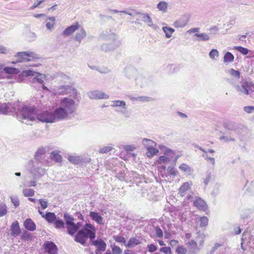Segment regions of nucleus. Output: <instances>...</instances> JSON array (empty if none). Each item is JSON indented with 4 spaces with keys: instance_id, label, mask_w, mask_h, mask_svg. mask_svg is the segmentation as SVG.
Segmentation results:
<instances>
[{
    "instance_id": "obj_2",
    "label": "nucleus",
    "mask_w": 254,
    "mask_h": 254,
    "mask_svg": "<svg viewBox=\"0 0 254 254\" xmlns=\"http://www.w3.org/2000/svg\"><path fill=\"white\" fill-rule=\"evenodd\" d=\"M96 229L93 225L86 223L83 228L79 230L75 236V242L85 246L86 240L89 238L90 241H92L96 237Z\"/></svg>"
},
{
    "instance_id": "obj_12",
    "label": "nucleus",
    "mask_w": 254,
    "mask_h": 254,
    "mask_svg": "<svg viewBox=\"0 0 254 254\" xmlns=\"http://www.w3.org/2000/svg\"><path fill=\"white\" fill-rule=\"evenodd\" d=\"M135 14L138 16V18L137 19V20H141L144 23H147L148 26H153V21L151 18L149 16V15L148 14L136 12Z\"/></svg>"
},
{
    "instance_id": "obj_25",
    "label": "nucleus",
    "mask_w": 254,
    "mask_h": 254,
    "mask_svg": "<svg viewBox=\"0 0 254 254\" xmlns=\"http://www.w3.org/2000/svg\"><path fill=\"white\" fill-rule=\"evenodd\" d=\"M136 81V84L137 86H139L141 88H143L147 85L148 83V80L145 77L141 76H139L135 79Z\"/></svg>"
},
{
    "instance_id": "obj_63",
    "label": "nucleus",
    "mask_w": 254,
    "mask_h": 254,
    "mask_svg": "<svg viewBox=\"0 0 254 254\" xmlns=\"http://www.w3.org/2000/svg\"><path fill=\"white\" fill-rule=\"evenodd\" d=\"M176 251L178 254H186L187 253V250L181 247H178Z\"/></svg>"
},
{
    "instance_id": "obj_15",
    "label": "nucleus",
    "mask_w": 254,
    "mask_h": 254,
    "mask_svg": "<svg viewBox=\"0 0 254 254\" xmlns=\"http://www.w3.org/2000/svg\"><path fill=\"white\" fill-rule=\"evenodd\" d=\"M44 248L49 254H56L58 252L57 246L51 241H47L44 244Z\"/></svg>"
},
{
    "instance_id": "obj_43",
    "label": "nucleus",
    "mask_w": 254,
    "mask_h": 254,
    "mask_svg": "<svg viewBox=\"0 0 254 254\" xmlns=\"http://www.w3.org/2000/svg\"><path fill=\"white\" fill-rule=\"evenodd\" d=\"M234 49L237 50L243 55H246L249 53V50L241 46H235Z\"/></svg>"
},
{
    "instance_id": "obj_24",
    "label": "nucleus",
    "mask_w": 254,
    "mask_h": 254,
    "mask_svg": "<svg viewBox=\"0 0 254 254\" xmlns=\"http://www.w3.org/2000/svg\"><path fill=\"white\" fill-rule=\"evenodd\" d=\"M248 88V85L246 82L243 83L241 86L238 85L236 86V89L238 92H240V94H244L246 95L249 94V90Z\"/></svg>"
},
{
    "instance_id": "obj_60",
    "label": "nucleus",
    "mask_w": 254,
    "mask_h": 254,
    "mask_svg": "<svg viewBox=\"0 0 254 254\" xmlns=\"http://www.w3.org/2000/svg\"><path fill=\"white\" fill-rule=\"evenodd\" d=\"M156 235L158 238H162L163 236L162 230L159 227L155 228Z\"/></svg>"
},
{
    "instance_id": "obj_26",
    "label": "nucleus",
    "mask_w": 254,
    "mask_h": 254,
    "mask_svg": "<svg viewBox=\"0 0 254 254\" xmlns=\"http://www.w3.org/2000/svg\"><path fill=\"white\" fill-rule=\"evenodd\" d=\"M86 36V32L83 28L80 29L79 31H78L74 37L75 40L78 42L80 44L81 40Z\"/></svg>"
},
{
    "instance_id": "obj_42",
    "label": "nucleus",
    "mask_w": 254,
    "mask_h": 254,
    "mask_svg": "<svg viewBox=\"0 0 254 254\" xmlns=\"http://www.w3.org/2000/svg\"><path fill=\"white\" fill-rule=\"evenodd\" d=\"M22 193L25 196H32L34 195L35 191L31 189H25L23 190Z\"/></svg>"
},
{
    "instance_id": "obj_36",
    "label": "nucleus",
    "mask_w": 254,
    "mask_h": 254,
    "mask_svg": "<svg viewBox=\"0 0 254 254\" xmlns=\"http://www.w3.org/2000/svg\"><path fill=\"white\" fill-rule=\"evenodd\" d=\"M234 56L231 52H227L224 55L223 61L224 63H231L234 61Z\"/></svg>"
},
{
    "instance_id": "obj_45",
    "label": "nucleus",
    "mask_w": 254,
    "mask_h": 254,
    "mask_svg": "<svg viewBox=\"0 0 254 254\" xmlns=\"http://www.w3.org/2000/svg\"><path fill=\"white\" fill-rule=\"evenodd\" d=\"M187 21L183 20H179L175 21L174 25L177 28H183L187 25Z\"/></svg>"
},
{
    "instance_id": "obj_37",
    "label": "nucleus",
    "mask_w": 254,
    "mask_h": 254,
    "mask_svg": "<svg viewBox=\"0 0 254 254\" xmlns=\"http://www.w3.org/2000/svg\"><path fill=\"white\" fill-rule=\"evenodd\" d=\"M189 249L191 253H195L197 248L196 242L193 240H191L188 243Z\"/></svg>"
},
{
    "instance_id": "obj_58",
    "label": "nucleus",
    "mask_w": 254,
    "mask_h": 254,
    "mask_svg": "<svg viewBox=\"0 0 254 254\" xmlns=\"http://www.w3.org/2000/svg\"><path fill=\"white\" fill-rule=\"evenodd\" d=\"M10 198L11 201L15 207H17L19 205L18 198L17 197H10Z\"/></svg>"
},
{
    "instance_id": "obj_47",
    "label": "nucleus",
    "mask_w": 254,
    "mask_h": 254,
    "mask_svg": "<svg viewBox=\"0 0 254 254\" xmlns=\"http://www.w3.org/2000/svg\"><path fill=\"white\" fill-rule=\"evenodd\" d=\"M68 160L69 162L74 164H78L80 162V160L79 157H76L74 156H68Z\"/></svg>"
},
{
    "instance_id": "obj_13",
    "label": "nucleus",
    "mask_w": 254,
    "mask_h": 254,
    "mask_svg": "<svg viewBox=\"0 0 254 254\" xmlns=\"http://www.w3.org/2000/svg\"><path fill=\"white\" fill-rule=\"evenodd\" d=\"M89 97L92 99H108L109 96L108 94H105L104 92L95 90L90 92L88 94Z\"/></svg>"
},
{
    "instance_id": "obj_9",
    "label": "nucleus",
    "mask_w": 254,
    "mask_h": 254,
    "mask_svg": "<svg viewBox=\"0 0 254 254\" xmlns=\"http://www.w3.org/2000/svg\"><path fill=\"white\" fill-rule=\"evenodd\" d=\"M244 244L254 250V236L250 234L246 230L244 231L242 238L241 247L244 250H245L243 247Z\"/></svg>"
},
{
    "instance_id": "obj_28",
    "label": "nucleus",
    "mask_w": 254,
    "mask_h": 254,
    "mask_svg": "<svg viewBox=\"0 0 254 254\" xmlns=\"http://www.w3.org/2000/svg\"><path fill=\"white\" fill-rule=\"evenodd\" d=\"M126 76L129 79H133L136 74V71L133 68L127 67L125 70Z\"/></svg>"
},
{
    "instance_id": "obj_17",
    "label": "nucleus",
    "mask_w": 254,
    "mask_h": 254,
    "mask_svg": "<svg viewBox=\"0 0 254 254\" xmlns=\"http://www.w3.org/2000/svg\"><path fill=\"white\" fill-rule=\"evenodd\" d=\"M80 27L78 22L75 23L74 24L67 27L63 32V34L65 36H69L73 34V33L77 30Z\"/></svg>"
},
{
    "instance_id": "obj_38",
    "label": "nucleus",
    "mask_w": 254,
    "mask_h": 254,
    "mask_svg": "<svg viewBox=\"0 0 254 254\" xmlns=\"http://www.w3.org/2000/svg\"><path fill=\"white\" fill-rule=\"evenodd\" d=\"M51 158L57 162H61L62 161V157L58 153L53 151L50 155Z\"/></svg>"
},
{
    "instance_id": "obj_40",
    "label": "nucleus",
    "mask_w": 254,
    "mask_h": 254,
    "mask_svg": "<svg viewBox=\"0 0 254 254\" xmlns=\"http://www.w3.org/2000/svg\"><path fill=\"white\" fill-rule=\"evenodd\" d=\"M3 70L6 73H9V74H17L19 72V70L18 69L14 68V67H10L6 66L3 68Z\"/></svg>"
},
{
    "instance_id": "obj_23",
    "label": "nucleus",
    "mask_w": 254,
    "mask_h": 254,
    "mask_svg": "<svg viewBox=\"0 0 254 254\" xmlns=\"http://www.w3.org/2000/svg\"><path fill=\"white\" fill-rule=\"evenodd\" d=\"M193 204L200 210H205L207 207L205 202L200 198H198L194 200Z\"/></svg>"
},
{
    "instance_id": "obj_57",
    "label": "nucleus",
    "mask_w": 254,
    "mask_h": 254,
    "mask_svg": "<svg viewBox=\"0 0 254 254\" xmlns=\"http://www.w3.org/2000/svg\"><path fill=\"white\" fill-rule=\"evenodd\" d=\"M8 106L6 104H4L3 105H1L0 106V112L2 114H6L8 111Z\"/></svg>"
},
{
    "instance_id": "obj_6",
    "label": "nucleus",
    "mask_w": 254,
    "mask_h": 254,
    "mask_svg": "<svg viewBox=\"0 0 254 254\" xmlns=\"http://www.w3.org/2000/svg\"><path fill=\"white\" fill-rule=\"evenodd\" d=\"M60 107L68 115L72 114L76 110L75 101L67 97H64L62 100Z\"/></svg>"
},
{
    "instance_id": "obj_39",
    "label": "nucleus",
    "mask_w": 254,
    "mask_h": 254,
    "mask_svg": "<svg viewBox=\"0 0 254 254\" xmlns=\"http://www.w3.org/2000/svg\"><path fill=\"white\" fill-rule=\"evenodd\" d=\"M220 140H224L225 141L228 142L230 141H234L235 140V139L233 136H231L227 131H226L224 133V135L220 137Z\"/></svg>"
},
{
    "instance_id": "obj_34",
    "label": "nucleus",
    "mask_w": 254,
    "mask_h": 254,
    "mask_svg": "<svg viewBox=\"0 0 254 254\" xmlns=\"http://www.w3.org/2000/svg\"><path fill=\"white\" fill-rule=\"evenodd\" d=\"M190 188V184L188 182L183 183L179 190V194L182 196L184 195L185 192L188 190Z\"/></svg>"
},
{
    "instance_id": "obj_55",
    "label": "nucleus",
    "mask_w": 254,
    "mask_h": 254,
    "mask_svg": "<svg viewBox=\"0 0 254 254\" xmlns=\"http://www.w3.org/2000/svg\"><path fill=\"white\" fill-rule=\"evenodd\" d=\"M147 249L149 252L153 253L157 250V247L154 244H150L147 246Z\"/></svg>"
},
{
    "instance_id": "obj_46",
    "label": "nucleus",
    "mask_w": 254,
    "mask_h": 254,
    "mask_svg": "<svg viewBox=\"0 0 254 254\" xmlns=\"http://www.w3.org/2000/svg\"><path fill=\"white\" fill-rule=\"evenodd\" d=\"M200 226L201 227H206L208 224V219L206 216H202L199 218Z\"/></svg>"
},
{
    "instance_id": "obj_19",
    "label": "nucleus",
    "mask_w": 254,
    "mask_h": 254,
    "mask_svg": "<svg viewBox=\"0 0 254 254\" xmlns=\"http://www.w3.org/2000/svg\"><path fill=\"white\" fill-rule=\"evenodd\" d=\"M10 231L11 235L13 237H16L20 234L21 230L17 221H15L12 223L11 225Z\"/></svg>"
},
{
    "instance_id": "obj_59",
    "label": "nucleus",
    "mask_w": 254,
    "mask_h": 254,
    "mask_svg": "<svg viewBox=\"0 0 254 254\" xmlns=\"http://www.w3.org/2000/svg\"><path fill=\"white\" fill-rule=\"evenodd\" d=\"M160 251L161 252L164 253L166 254L172 253L171 248L169 247H165L161 248L160 249Z\"/></svg>"
},
{
    "instance_id": "obj_44",
    "label": "nucleus",
    "mask_w": 254,
    "mask_h": 254,
    "mask_svg": "<svg viewBox=\"0 0 254 254\" xmlns=\"http://www.w3.org/2000/svg\"><path fill=\"white\" fill-rule=\"evenodd\" d=\"M113 239L115 241L118 243H122L126 247L127 242L125 238L119 235H116L113 236Z\"/></svg>"
},
{
    "instance_id": "obj_32",
    "label": "nucleus",
    "mask_w": 254,
    "mask_h": 254,
    "mask_svg": "<svg viewBox=\"0 0 254 254\" xmlns=\"http://www.w3.org/2000/svg\"><path fill=\"white\" fill-rule=\"evenodd\" d=\"M65 224V222L64 223V220L60 219L59 217H57L54 222V227L58 229L64 228Z\"/></svg>"
},
{
    "instance_id": "obj_48",
    "label": "nucleus",
    "mask_w": 254,
    "mask_h": 254,
    "mask_svg": "<svg viewBox=\"0 0 254 254\" xmlns=\"http://www.w3.org/2000/svg\"><path fill=\"white\" fill-rule=\"evenodd\" d=\"M153 98L147 97V96H138L137 97V101H140V102H150L153 101Z\"/></svg>"
},
{
    "instance_id": "obj_29",
    "label": "nucleus",
    "mask_w": 254,
    "mask_h": 254,
    "mask_svg": "<svg viewBox=\"0 0 254 254\" xmlns=\"http://www.w3.org/2000/svg\"><path fill=\"white\" fill-rule=\"evenodd\" d=\"M46 78L45 74H41L39 73H36V75L32 79V82L34 83L37 82L39 84H44V79Z\"/></svg>"
},
{
    "instance_id": "obj_4",
    "label": "nucleus",
    "mask_w": 254,
    "mask_h": 254,
    "mask_svg": "<svg viewBox=\"0 0 254 254\" xmlns=\"http://www.w3.org/2000/svg\"><path fill=\"white\" fill-rule=\"evenodd\" d=\"M57 93L60 95H68L73 99L79 101L80 96L78 94L76 89L71 85H64L58 87Z\"/></svg>"
},
{
    "instance_id": "obj_21",
    "label": "nucleus",
    "mask_w": 254,
    "mask_h": 254,
    "mask_svg": "<svg viewBox=\"0 0 254 254\" xmlns=\"http://www.w3.org/2000/svg\"><path fill=\"white\" fill-rule=\"evenodd\" d=\"M193 37L196 38L195 40L198 42L207 41L210 39V36L205 33H195Z\"/></svg>"
},
{
    "instance_id": "obj_16",
    "label": "nucleus",
    "mask_w": 254,
    "mask_h": 254,
    "mask_svg": "<svg viewBox=\"0 0 254 254\" xmlns=\"http://www.w3.org/2000/svg\"><path fill=\"white\" fill-rule=\"evenodd\" d=\"M121 45V42L119 40H115L114 46H111L109 43L103 44L101 49L103 51L105 52H110L114 50L119 47Z\"/></svg>"
},
{
    "instance_id": "obj_27",
    "label": "nucleus",
    "mask_w": 254,
    "mask_h": 254,
    "mask_svg": "<svg viewBox=\"0 0 254 254\" xmlns=\"http://www.w3.org/2000/svg\"><path fill=\"white\" fill-rule=\"evenodd\" d=\"M141 243V241L135 237H131L129 239L126 245L127 248H133Z\"/></svg>"
},
{
    "instance_id": "obj_11",
    "label": "nucleus",
    "mask_w": 254,
    "mask_h": 254,
    "mask_svg": "<svg viewBox=\"0 0 254 254\" xmlns=\"http://www.w3.org/2000/svg\"><path fill=\"white\" fill-rule=\"evenodd\" d=\"M143 143H145V142H148L149 145H150V146L148 147L147 148V155L148 157H152L153 155H155L158 153L159 152L158 149L153 147L152 145L155 143L153 141L150 139H148L147 138H144L143 140Z\"/></svg>"
},
{
    "instance_id": "obj_52",
    "label": "nucleus",
    "mask_w": 254,
    "mask_h": 254,
    "mask_svg": "<svg viewBox=\"0 0 254 254\" xmlns=\"http://www.w3.org/2000/svg\"><path fill=\"white\" fill-rule=\"evenodd\" d=\"M229 73L233 76L239 78L240 76V72L238 70H236L233 68H231L229 71Z\"/></svg>"
},
{
    "instance_id": "obj_53",
    "label": "nucleus",
    "mask_w": 254,
    "mask_h": 254,
    "mask_svg": "<svg viewBox=\"0 0 254 254\" xmlns=\"http://www.w3.org/2000/svg\"><path fill=\"white\" fill-rule=\"evenodd\" d=\"M219 55L218 51L216 49H212L209 53V56L212 59H214L215 57Z\"/></svg>"
},
{
    "instance_id": "obj_62",
    "label": "nucleus",
    "mask_w": 254,
    "mask_h": 254,
    "mask_svg": "<svg viewBox=\"0 0 254 254\" xmlns=\"http://www.w3.org/2000/svg\"><path fill=\"white\" fill-rule=\"evenodd\" d=\"M170 160L169 157L165 156H161L159 158V161L160 163H166Z\"/></svg>"
},
{
    "instance_id": "obj_41",
    "label": "nucleus",
    "mask_w": 254,
    "mask_h": 254,
    "mask_svg": "<svg viewBox=\"0 0 254 254\" xmlns=\"http://www.w3.org/2000/svg\"><path fill=\"white\" fill-rule=\"evenodd\" d=\"M111 248L113 253V254H122L123 252L121 249L119 247L116 246L115 244H112L111 245Z\"/></svg>"
},
{
    "instance_id": "obj_35",
    "label": "nucleus",
    "mask_w": 254,
    "mask_h": 254,
    "mask_svg": "<svg viewBox=\"0 0 254 254\" xmlns=\"http://www.w3.org/2000/svg\"><path fill=\"white\" fill-rule=\"evenodd\" d=\"M162 30L165 34L166 37L167 38H170L175 31L174 29L167 26L163 27Z\"/></svg>"
},
{
    "instance_id": "obj_30",
    "label": "nucleus",
    "mask_w": 254,
    "mask_h": 254,
    "mask_svg": "<svg viewBox=\"0 0 254 254\" xmlns=\"http://www.w3.org/2000/svg\"><path fill=\"white\" fill-rule=\"evenodd\" d=\"M179 168L182 172L186 174H188V175H190L193 172V170L192 169L185 163L182 164Z\"/></svg>"
},
{
    "instance_id": "obj_1",
    "label": "nucleus",
    "mask_w": 254,
    "mask_h": 254,
    "mask_svg": "<svg viewBox=\"0 0 254 254\" xmlns=\"http://www.w3.org/2000/svg\"><path fill=\"white\" fill-rule=\"evenodd\" d=\"M17 118L23 123L28 124L26 121H33L37 119L39 121L45 123L55 122V118L53 113L48 111H44L37 114L35 108L32 106H23Z\"/></svg>"
},
{
    "instance_id": "obj_33",
    "label": "nucleus",
    "mask_w": 254,
    "mask_h": 254,
    "mask_svg": "<svg viewBox=\"0 0 254 254\" xmlns=\"http://www.w3.org/2000/svg\"><path fill=\"white\" fill-rule=\"evenodd\" d=\"M167 7L168 3L164 1L159 2L157 5V8L163 13H166L167 12Z\"/></svg>"
},
{
    "instance_id": "obj_3",
    "label": "nucleus",
    "mask_w": 254,
    "mask_h": 254,
    "mask_svg": "<svg viewBox=\"0 0 254 254\" xmlns=\"http://www.w3.org/2000/svg\"><path fill=\"white\" fill-rule=\"evenodd\" d=\"M64 218L65 221L67 233L71 236H73L81 227L82 222H79L75 223L73 217L67 213L64 214Z\"/></svg>"
},
{
    "instance_id": "obj_61",
    "label": "nucleus",
    "mask_w": 254,
    "mask_h": 254,
    "mask_svg": "<svg viewBox=\"0 0 254 254\" xmlns=\"http://www.w3.org/2000/svg\"><path fill=\"white\" fill-rule=\"evenodd\" d=\"M211 179V173H207L205 178H204L203 183L205 186L207 185Z\"/></svg>"
},
{
    "instance_id": "obj_64",
    "label": "nucleus",
    "mask_w": 254,
    "mask_h": 254,
    "mask_svg": "<svg viewBox=\"0 0 254 254\" xmlns=\"http://www.w3.org/2000/svg\"><path fill=\"white\" fill-rule=\"evenodd\" d=\"M244 110L248 113H251L253 110H254V106H245L244 107Z\"/></svg>"
},
{
    "instance_id": "obj_22",
    "label": "nucleus",
    "mask_w": 254,
    "mask_h": 254,
    "mask_svg": "<svg viewBox=\"0 0 254 254\" xmlns=\"http://www.w3.org/2000/svg\"><path fill=\"white\" fill-rule=\"evenodd\" d=\"M90 217L91 219L99 224H103V217L97 212L94 211L90 212Z\"/></svg>"
},
{
    "instance_id": "obj_20",
    "label": "nucleus",
    "mask_w": 254,
    "mask_h": 254,
    "mask_svg": "<svg viewBox=\"0 0 254 254\" xmlns=\"http://www.w3.org/2000/svg\"><path fill=\"white\" fill-rule=\"evenodd\" d=\"M24 226L28 231H33L36 229V225L30 218H27L24 221Z\"/></svg>"
},
{
    "instance_id": "obj_49",
    "label": "nucleus",
    "mask_w": 254,
    "mask_h": 254,
    "mask_svg": "<svg viewBox=\"0 0 254 254\" xmlns=\"http://www.w3.org/2000/svg\"><path fill=\"white\" fill-rule=\"evenodd\" d=\"M237 127L236 125L233 123H227L224 125V127L227 130V132L234 129Z\"/></svg>"
},
{
    "instance_id": "obj_8",
    "label": "nucleus",
    "mask_w": 254,
    "mask_h": 254,
    "mask_svg": "<svg viewBox=\"0 0 254 254\" xmlns=\"http://www.w3.org/2000/svg\"><path fill=\"white\" fill-rule=\"evenodd\" d=\"M31 173L33 174V181H31L30 182V186H35L36 180L40 178L42 176L44 175L46 169L42 168L39 166H36L33 165L32 169H31Z\"/></svg>"
},
{
    "instance_id": "obj_51",
    "label": "nucleus",
    "mask_w": 254,
    "mask_h": 254,
    "mask_svg": "<svg viewBox=\"0 0 254 254\" xmlns=\"http://www.w3.org/2000/svg\"><path fill=\"white\" fill-rule=\"evenodd\" d=\"M7 212V207L5 205H0V217H2L6 214Z\"/></svg>"
},
{
    "instance_id": "obj_56",
    "label": "nucleus",
    "mask_w": 254,
    "mask_h": 254,
    "mask_svg": "<svg viewBox=\"0 0 254 254\" xmlns=\"http://www.w3.org/2000/svg\"><path fill=\"white\" fill-rule=\"evenodd\" d=\"M238 129V127H236L234 129L228 132V133L231 136H233L235 139V137L239 134Z\"/></svg>"
},
{
    "instance_id": "obj_10",
    "label": "nucleus",
    "mask_w": 254,
    "mask_h": 254,
    "mask_svg": "<svg viewBox=\"0 0 254 254\" xmlns=\"http://www.w3.org/2000/svg\"><path fill=\"white\" fill-rule=\"evenodd\" d=\"M53 115L55 118V122H56L67 119L69 115L60 106L54 111Z\"/></svg>"
},
{
    "instance_id": "obj_31",
    "label": "nucleus",
    "mask_w": 254,
    "mask_h": 254,
    "mask_svg": "<svg viewBox=\"0 0 254 254\" xmlns=\"http://www.w3.org/2000/svg\"><path fill=\"white\" fill-rule=\"evenodd\" d=\"M57 216L54 212H48L45 214V219L48 222V223H54L57 218Z\"/></svg>"
},
{
    "instance_id": "obj_14",
    "label": "nucleus",
    "mask_w": 254,
    "mask_h": 254,
    "mask_svg": "<svg viewBox=\"0 0 254 254\" xmlns=\"http://www.w3.org/2000/svg\"><path fill=\"white\" fill-rule=\"evenodd\" d=\"M45 153V150L44 148L39 149L37 152L35 153V159L36 162L33 163V165H36V166H39L42 168V166H43V163L40 161L42 156Z\"/></svg>"
},
{
    "instance_id": "obj_54",
    "label": "nucleus",
    "mask_w": 254,
    "mask_h": 254,
    "mask_svg": "<svg viewBox=\"0 0 254 254\" xmlns=\"http://www.w3.org/2000/svg\"><path fill=\"white\" fill-rule=\"evenodd\" d=\"M39 202L40 204L41 205V206L42 208V209H45L48 207V201L43 199H40L39 200Z\"/></svg>"
},
{
    "instance_id": "obj_50",
    "label": "nucleus",
    "mask_w": 254,
    "mask_h": 254,
    "mask_svg": "<svg viewBox=\"0 0 254 254\" xmlns=\"http://www.w3.org/2000/svg\"><path fill=\"white\" fill-rule=\"evenodd\" d=\"M113 149V147L111 146H107L101 148L99 149V153H107Z\"/></svg>"
},
{
    "instance_id": "obj_5",
    "label": "nucleus",
    "mask_w": 254,
    "mask_h": 254,
    "mask_svg": "<svg viewBox=\"0 0 254 254\" xmlns=\"http://www.w3.org/2000/svg\"><path fill=\"white\" fill-rule=\"evenodd\" d=\"M16 56L18 58V59L16 62H12L13 64L16 63L29 62L39 58L38 55L35 53L31 51L18 52Z\"/></svg>"
},
{
    "instance_id": "obj_7",
    "label": "nucleus",
    "mask_w": 254,
    "mask_h": 254,
    "mask_svg": "<svg viewBox=\"0 0 254 254\" xmlns=\"http://www.w3.org/2000/svg\"><path fill=\"white\" fill-rule=\"evenodd\" d=\"M111 106L113 107L121 108V110L116 109V111L126 118L129 117V114L127 111V105L125 101L122 100L112 101Z\"/></svg>"
},
{
    "instance_id": "obj_18",
    "label": "nucleus",
    "mask_w": 254,
    "mask_h": 254,
    "mask_svg": "<svg viewBox=\"0 0 254 254\" xmlns=\"http://www.w3.org/2000/svg\"><path fill=\"white\" fill-rule=\"evenodd\" d=\"M91 242L92 244L97 248L96 249L101 250L102 252H104L106 250L107 245L102 239H97Z\"/></svg>"
}]
</instances>
